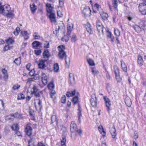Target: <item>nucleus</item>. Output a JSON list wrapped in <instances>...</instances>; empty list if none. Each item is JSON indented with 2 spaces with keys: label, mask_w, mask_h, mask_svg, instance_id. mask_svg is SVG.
I'll return each instance as SVG.
<instances>
[{
  "label": "nucleus",
  "mask_w": 146,
  "mask_h": 146,
  "mask_svg": "<svg viewBox=\"0 0 146 146\" xmlns=\"http://www.w3.org/2000/svg\"><path fill=\"white\" fill-rule=\"evenodd\" d=\"M139 11L143 15H146V4L144 3L139 4Z\"/></svg>",
  "instance_id": "nucleus-1"
},
{
  "label": "nucleus",
  "mask_w": 146,
  "mask_h": 146,
  "mask_svg": "<svg viewBox=\"0 0 146 146\" xmlns=\"http://www.w3.org/2000/svg\"><path fill=\"white\" fill-rule=\"evenodd\" d=\"M96 27L97 29L98 33H100V31L103 34H104L103 32V26L102 25V23L100 21L98 20L96 22Z\"/></svg>",
  "instance_id": "nucleus-2"
},
{
  "label": "nucleus",
  "mask_w": 146,
  "mask_h": 146,
  "mask_svg": "<svg viewBox=\"0 0 146 146\" xmlns=\"http://www.w3.org/2000/svg\"><path fill=\"white\" fill-rule=\"evenodd\" d=\"M103 99L105 102L106 106L107 108V110L108 112L110 110V107L111 105L110 99L107 96H104Z\"/></svg>",
  "instance_id": "nucleus-3"
},
{
  "label": "nucleus",
  "mask_w": 146,
  "mask_h": 146,
  "mask_svg": "<svg viewBox=\"0 0 146 146\" xmlns=\"http://www.w3.org/2000/svg\"><path fill=\"white\" fill-rule=\"evenodd\" d=\"M90 102L91 105L93 107H96L97 106L96 98L95 94H92L91 96Z\"/></svg>",
  "instance_id": "nucleus-4"
},
{
  "label": "nucleus",
  "mask_w": 146,
  "mask_h": 146,
  "mask_svg": "<svg viewBox=\"0 0 146 146\" xmlns=\"http://www.w3.org/2000/svg\"><path fill=\"white\" fill-rule=\"evenodd\" d=\"M68 81L69 84L72 85L75 84L74 76V74L70 73L69 74Z\"/></svg>",
  "instance_id": "nucleus-5"
},
{
  "label": "nucleus",
  "mask_w": 146,
  "mask_h": 146,
  "mask_svg": "<svg viewBox=\"0 0 146 146\" xmlns=\"http://www.w3.org/2000/svg\"><path fill=\"white\" fill-rule=\"evenodd\" d=\"M58 55L60 58L62 59H63L64 57H66L67 56L66 54V52H58ZM65 61L66 64H68L69 63L70 61L69 59H68V62L67 61L66 58H65Z\"/></svg>",
  "instance_id": "nucleus-6"
},
{
  "label": "nucleus",
  "mask_w": 146,
  "mask_h": 146,
  "mask_svg": "<svg viewBox=\"0 0 146 146\" xmlns=\"http://www.w3.org/2000/svg\"><path fill=\"white\" fill-rule=\"evenodd\" d=\"M32 128L30 126H27L26 127L25 131L26 135L30 137L32 134Z\"/></svg>",
  "instance_id": "nucleus-7"
},
{
  "label": "nucleus",
  "mask_w": 146,
  "mask_h": 146,
  "mask_svg": "<svg viewBox=\"0 0 146 146\" xmlns=\"http://www.w3.org/2000/svg\"><path fill=\"white\" fill-rule=\"evenodd\" d=\"M111 134L112 135V137L115 140H116V138L117 133H116V130L114 125H113V127L111 128L110 130Z\"/></svg>",
  "instance_id": "nucleus-8"
},
{
  "label": "nucleus",
  "mask_w": 146,
  "mask_h": 146,
  "mask_svg": "<svg viewBox=\"0 0 146 146\" xmlns=\"http://www.w3.org/2000/svg\"><path fill=\"white\" fill-rule=\"evenodd\" d=\"M47 61L46 60H40L39 63L38 64V67L39 68L43 69L46 67V65L44 63Z\"/></svg>",
  "instance_id": "nucleus-9"
},
{
  "label": "nucleus",
  "mask_w": 146,
  "mask_h": 146,
  "mask_svg": "<svg viewBox=\"0 0 146 146\" xmlns=\"http://www.w3.org/2000/svg\"><path fill=\"white\" fill-rule=\"evenodd\" d=\"M83 13L85 16L88 15V14H91V10L89 7H85L84 9Z\"/></svg>",
  "instance_id": "nucleus-10"
},
{
  "label": "nucleus",
  "mask_w": 146,
  "mask_h": 146,
  "mask_svg": "<svg viewBox=\"0 0 146 146\" xmlns=\"http://www.w3.org/2000/svg\"><path fill=\"white\" fill-rule=\"evenodd\" d=\"M78 121H79V123H80L81 121V119L80 117L82 116V110L81 108L80 107V105L78 104Z\"/></svg>",
  "instance_id": "nucleus-11"
},
{
  "label": "nucleus",
  "mask_w": 146,
  "mask_h": 146,
  "mask_svg": "<svg viewBox=\"0 0 146 146\" xmlns=\"http://www.w3.org/2000/svg\"><path fill=\"white\" fill-rule=\"evenodd\" d=\"M70 131L73 132L76 131V125L74 121L72 122L70 125Z\"/></svg>",
  "instance_id": "nucleus-12"
},
{
  "label": "nucleus",
  "mask_w": 146,
  "mask_h": 146,
  "mask_svg": "<svg viewBox=\"0 0 146 146\" xmlns=\"http://www.w3.org/2000/svg\"><path fill=\"white\" fill-rule=\"evenodd\" d=\"M139 25L142 28V29L146 30V21L143 20L139 23Z\"/></svg>",
  "instance_id": "nucleus-13"
},
{
  "label": "nucleus",
  "mask_w": 146,
  "mask_h": 146,
  "mask_svg": "<svg viewBox=\"0 0 146 146\" xmlns=\"http://www.w3.org/2000/svg\"><path fill=\"white\" fill-rule=\"evenodd\" d=\"M2 72L4 75L3 78L5 81H7L8 77V75L7 73V71L5 68L3 69L2 70Z\"/></svg>",
  "instance_id": "nucleus-14"
},
{
  "label": "nucleus",
  "mask_w": 146,
  "mask_h": 146,
  "mask_svg": "<svg viewBox=\"0 0 146 146\" xmlns=\"http://www.w3.org/2000/svg\"><path fill=\"white\" fill-rule=\"evenodd\" d=\"M50 15L48 17L51 20V22L52 23L56 22L55 15V13H50Z\"/></svg>",
  "instance_id": "nucleus-15"
},
{
  "label": "nucleus",
  "mask_w": 146,
  "mask_h": 146,
  "mask_svg": "<svg viewBox=\"0 0 146 146\" xmlns=\"http://www.w3.org/2000/svg\"><path fill=\"white\" fill-rule=\"evenodd\" d=\"M43 55L44 58H48L50 56L49 51L48 49L45 50L43 53Z\"/></svg>",
  "instance_id": "nucleus-16"
},
{
  "label": "nucleus",
  "mask_w": 146,
  "mask_h": 146,
  "mask_svg": "<svg viewBox=\"0 0 146 146\" xmlns=\"http://www.w3.org/2000/svg\"><path fill=\"white\" fill-rule=\"evenodd\" d=\"M32 45L33 48L35 49H36V47L39 46L40 45L42 44V43L39 41H35L32 43Z\"/></svg>",
  "instance_id": "nucleus-17"
},
{
  "label": "nucleus",
  "mask_w": 146,
  "mask_h": 146,
  "mask_svg": "<svg viewBox=\"0 0 146 146\" xmlns=\"http://www.w3.org/2000/svg\"><path fill=\"white\" fill-rule=\"evenodd\" d=\"M133 27L135 30V31L137 33H139L141 32L142 29V28L139 25V26L135 25L133 26Z\"/></svg>",
  "instance_id": "nucleus-18"
},
{
  "label": "nucleus",
  "mask_w": 146,
  "mask_h": 146,
  "mask_svg": "<svg viewBox=\"0 0 146 146\" xmlns=\"http://www.w3.org/2000/svg\"><path fill=\"white\" fill-rule=\"evenodd\" d=\"M137 63L140 66H141L143 64V62L142 57L139 55L138 56Z\"/></svg>",
  "instance_id": "nucleus-19"
},
{
  "label": "nucleus",
  "mask_w": 146,
  "mask_h": 146,
  "mask_svg": "<svg viewBox=\"0 0 146 146\" xmlns=\"http://www.w3.org/2000/svg\"><path fill=\"white\" fill-rule=\"evenodd\" d=\"M121 62L122 69L124 72H127V68L126 65L123 60H121Z\"/></svg>",
  "instance_id": "nucleus-20"
},
{
  "label": "nucleus",
  "mask_w": 146,
  "mask_h": 146,
  "mask_svg": "<svg viewBox=\"0 0 146 146\" xmlns=\"http://www.w3.org/2000/svg\"><path fill=\"white\" fill-rule=\"evenodd\" d=\"M42 82L44 84H46L47 83V77L44 73H42Z\"/></svg>",
  "instance_id": "nucleus-21"
},
{
  "label": "nucleus",
  "mask_w": 146,
  "mask_h": 146,
  "mask_svg": "<svg viewBox=\"0 0 146 146\" xmlns=\"http://www.w3.org/2000/svg\"><path fill=\"white\" fill-rule=\"evenodd\" d=\"M76 93L75 90L73 91L68 92L66 94V96L68 97L72 96L75 95Z\"/></svg>",
  "instance_id": "nucleus-22"
},
{
  "label": "nucleus",
  "mask_w": 146,
  "mask_h": 146,
  "mask_svg": "<svg viewBox=\"0 0 146 146\" xmlns=\"http://www.w3.org/2000/svg\"><path fill=\"white\" fill-rule=\"evenodd\" d=\"M12 130L14 131H17L19 130V128L17 124L14 123L11 127Z\"/></svg>",
  "instance_id": "nucleus-23"
},
{
  "label": "nucleus",
  "mask_w": 146,
  "mask_h": 146,
  "mask_svg": "<svg viewBox=\"0 0 146 146\" xmlns=\"http://www.w3.org/2000/svg\"><path fill=\"white\" fill-rule=\"evenodd\" d=\"M114 72L115 75L119 74V69L118 67L116 65L113 66Z\"/></svg>",
  "instance_id": "nucleus-24"
},
{
  "label": "nucleus",
  "mask_w": 146,
  "mask_h": 146,
  "mask_svg": "<svg viewBox=\"0 0 146 146\" xmlns=\"http://www.w3.org/2000/svg\"><path fill=\"white\" fill-rule=\"evenodd\" d=\"M101 16L102 19L104 20L107 19L108 17V14L106 13H103L101 14Z\"/></svg>",
  "instance_id": "nucleus-25"
},
{
  "label": "nucleus",
  "mask_w": 146,
  "mask_h": 146,
  "mask_svg": "<svg viewBox=\"0 0 146 146\" xmlns=\"http://www.w3.org/2000/svg\"><path fill=\"white\" fill-rule=\"evenodd\" d=\"M125 102L126 106L128 107H129L131 105V101L130 99H126L125 100Z\"/></svg>",
  "instance_id": "nucleus-26"
},
{
  "label": "nucleus",
  "mask_w": 146,
  "mask_h": 146,
  "mask_svg": "<svg viewBox=\"0 0 146 146\" xmlns=\"http://www.w3.org/2000/svg\"><path fill=\"white\" fill-rule=\"evenodd\" d=\"M48 89L50 90H53L54 89V85L52 82L49 83L47 86Z\"/></svg>",
  "instance_id": "nucleus-27"
},
{
  "label": "nucleus",
  "mask_w": 146,
  "mask_h": 146,
  "mask_svg": "<svg viewBox=\"0 0 146 146\" xmlns=\"http://www.w3.org/2000/svg\"><path fill=\"white\" fill-rule=\"evenodd\" d=\"M54 70L55 72H58L59 70V66L58 64L56 63L54 64L53 66Z\"/></svg>",
  "instance_id": "nucleus-28"
},
{
  "label": "nucleus",
  "mask_w": 146,
  "mask_h": 146,
  "mask_svg": "<svg viewBox=\"0 0 146 146\" xmlns=\"http://www.w3.org/2000/svg\"><path fill=\"white\" fill-rule=\"evenodd\" d=\"M86 28L87 32L90 34H92V31L90 28V24L88 25L87 27H86Z\"/></svg>",
  "instance_id": "nucleus-29"
},
{
  "label": "nucleus",
  "mask_w": 146,
  "mask_h": 146,
  "mask_svg": "<svg viewBox=\"0 0 146 146\" xmlns=\"http://www.w3.org/2000/svg\"><path fill=\"white\" fill-rule=\"evenodd\" d=\"M6 42L8 44H11L14 42V40H13L11 38H9L5 40Z\"/></svg>",
  "instance_id": "nucleus-30"
},
{
  "label": "nucleus",
  "mask_w": 146,
  "mask_h": 146,
  "mask_svg": "<svg viewBox=\"0 0 146 146\" xmlns=\"http://www.w3.org/2000/svg\"><path fill=\"white\" fill-rule=\"evenodd\" d=\"M70 36H64V37H62L61 39L62 41H65L66 42H67L69 40V38Z\"/></svg>",
  "instance_id": "nucleus-31"
},
{
  "label": "nucleus",
  "mask_w": 146,
  "mask_h": 146,
  "mask_svg": "<svg viewBox=\"0 0 146 146\" xmlns=\"http://www.w3.org/2000/svg\"><path fill=\"white\" fill-rule=\"evenodd\" d=\"M25 98V96L23 94L20 93L18 95L17 99L18 100L23 99Z\"/></svg>",
  "instance_id": "nucleus-32"
},
{
  "label": "nucleus",
  "mask_w": 146,
  "mask_h": 146,
  "mask_svg": "<svg viewBox=\"0 0 146 146\" xmlns=\"http://www.w3.org/2000/svg\"><path fill=\"white\" fill-rule=\"evenodd\" d=\"M34 50V52L35 54L36 55H39L41 53V50L38 48H36Z\"/></svg>",
  "instance_id": "nucleus-33"
},
{
  "label": "nucleus",
  "mask_w": 146,
  "mask_h": 146,
  "mask_svg": "<svg viewBox=\"0 0 146 146\" xmlns=\"http://www.w3.org/2000/svg\"><path fill=\"white\" fill-rule=\"evenodd\" d=\"M87 61L90 66H94L95 65V63L94 61L90 58L87 60Z\"/></svg>",
  "instance_id": "nucleus-34"
},
{
  "label": "nucleus",
  "mask_w": 146,
  "mask_h": 146,
  "mask_svg": "<svg viewBox=\"0 0 146 146\" xmlns=\"http://www.w3.org/2000/svg\"><path fill=\"white\" fill-rule=\"evenodd\" d=\"M13 62L17 65H19L21 63V59L20 58H15Z\"/></svg>",
  "instance_id": "nucleus-35"
},
{
  "label": "nucleus",
  "mask_w": 146,
  "mask_h": 146,
  "mask_svg": "<svg viewBox=\"0 0 146 146\" xmlns=\"http://www.w3.org/2000/svg\"><path fill=\"white\" fill-rule=\"evenodd\" d=\"M78 101V98L77 96H75L72 99V101L74 103V104H76L77 102Z\"/></svg>",
  "instance_id": "nucleus-36"
},
{
  "label": "nucleus",
  "mask_w": 146,
  "mask_h": 146,
  "mask_svg": "<svg viewBox=\"0 0 146 146\" xmlns=\"http://www.w3.org/2000/svg\"><path fill=\"white\" fill-rule=\"evenodd\" d=\"M112 3L114 8H117V0H114V1H112Z\"/></svg>",
  "instance_id": "nucleus-37"
},
{
  "label": "nucleus",
  "mask_w": 146,
  "mask_h": 146,
  "mask_svg": "<svg viewBox=\"0 0 146 146\" xmlns=\"http://www.w3.org/2000/svg\"><path fill=\"white\" fill-rule=\"evenodd\" d=\"M71 39V41L73 42H75L76 41V36L75 34L72 35Z\"/></svg>",
  "instance_id": "nucleus-38"
},
{
  "label": "nucleus",
  "mask_w": 146,
  "mask_h": 146,
  "mask_svg": "<svg viewBox=\"0 0 146 146\" xmlns=\"http://www.w3.org/2000/svg\"><path fill=\"white\" fill-rule=\"evenodd\" d=\"M56 121V116L55 115H53L51 117V123H52L53 122Z\"/></svg>",
  "instance_id": "nucleus-39"
},
{
  "label": "nucleus",
  "mask_w": 146,
  "mask_h": 146,
  "mask_svg": "<svg viewBox=\"0 0 146 146\" xmlns=\"http://www.w3.org/2000/svg\"><path fill=\"white\" fill-rule=\"evenodd\" d=\"M6 16L8 17L13 18L14 17V15L11 13H8L6 15Z\"/></svg>",
  "instance_id": "nucleus-40"
},
{
  "label": "nucleus",
  "mask_w": 146,
  "mask_h": 146,
  "mask_svg": "<svg viewBox=\"0 0 146 146\" xmlns=\"http://www.w3.org/2000/svg\"><path fill=\"white\" fill-rule=\"evenodd\" d=\"M61 101L62 103L64 104L66 101V97L65 95L61 97Z\"/></svg>",
  "instance_id": "nucleus-41"
},
{
  "label": "nucleus",
  "mask_w": 146,
  "mask_h": 146,
  "mask_svg": "<svg viewBox=\"0 0 146 146\" xmlns=\"http://www.w3.org/2000/svg\"><path fill=\"white\" fill-rule=\"evenodd\" d=\"M35 73V70L34 69H33L29 72V74L31 76H34Z\"/></svg>",
  "instance_id": "nucleus-42"
},
{
  "label": "nucleus",
  "mask_w": 146,
  "mask_h": 146,
  "mask_svg": "<svg viewBox=\"0 0 146 146\" xmlns=\"http://www.w3.org/2000/svg\"><path fill=\"white\" fill-rule=\"evenodd\" d=\"M116 79L117 82H120L121 80V79L119 76V74L115 75Z\"/></svg>",
  "instance_id": "nucleus-43"
},
{
  "label": "nucleus",
  "mask_w": 146,
  "mask_h": 146,
  "mask_svg": "<svg viewBox=\"0 0 146 146\" xmlns=\"http://www.w3.org/2000/svg\"><path fill=\"white\" fill-rule=\"evenodd\" d=\"M21 34L24 36H26L28 34V32L27 31H22L21 32Z\"/></svg>",
  "instance_id": "nucleus-44"
},
{
  "label": "nucleus",
  "mask_w": 146,
  "mask_h": 146,
  "mask_svg": "<svg viewBox=\"0 0 146 146\" xmlns=\"http://www.w3.org/2000/svg\"><path fill=\"white\" fill-rule=\"evenodd\" d=\"M66 139L65 137H62V139L61 141V144H66Z\"/></svg>",
  "instance_id": "nucleus-45"
},
{
  "label": "nucleus",
  "mask_w": 146,
  "mask_h": 146,
  "mask_svg": "<svg viewBox=\"0 0 146 146\" xmlns=\"http://www.w3.org/2000/svg\"><path fill=\"white\" fill-rule=\"evenodd\" d=\"M52 7H48L46 8V10L47 13H53L52 12Z\"/></svg>",
  "instance_id": "nucleus-46"
},
{
  "label": "nucleus",
  "mask_w": 146,
  "mask_h": 146,
  "mask_svg": "<svg viewBox=\"0 0 146 146\" xmlns=\"http://www.w3.org/2000/svg\"><path fill=\"white\" fill-rule=\"evenodd\" d=\"M33 91L32 92V93L34 94L35 93L38 92V90L36 87L34 86L33 88Z\"/></svg>",
  "instance_id": "nucleus-47"
},
{
  "label": "nucleus",
  "mask_w": 146,
  "mask_h": 146,
  "mask_svg": "<svg viewBox=\"0 0 146 146\" xmlns=\"http://www.w3.org/2000/svg\"><path fill=\"white\" fill-rule=\"evenodd\" d=\"M59 4L60 7H62L63 6L64 3V0H59Z\"/></svg>",
  "instance_id": "nucleus-48"
},
{
  "label": "nucleus",
  "mask_w": 146,
  "mask_h": 146,
  "mask_svg": "<svg viewBox=\"0 0 146 146\" xmlns=\"http://www.w3.org/2000/svg\"><path fill=\"white\" fill-rule=\"evenodd\" d=\"M34 79L35 80H38L39 79L40 77L38 74H36L34 75Z\"/></svg>",
  "instance_id": "nucleus-49"
},
{
  "label": "nucleus",
  "mask_w": 146,
  "mask_h": 146,
  "mask_svg": "<svg viewBox=\"0 0 146 146\" xmlns=\"http://www.w3.org/2000/svg\"><path fill=\"white\" fill-rule=\"evenodd\" d=\"M10 47L9 46H5L4 47V49H3V50L4 51H7L8 50H10Z\"/></svg>",
  "instance_id": "nucleus-50"
},
{
  "label": "nucleus",
  "mask_w": 146,
  "mask_h": 146,
  "mask_svg": "<svg viewBox=\"0 0 146 146\" xmlns=\"http://www.w3.org/2000/svg\"><path fill=\"white\" fill-rule=\"evenodd\" d=\"M114 34L116 36H118L120 35V32L118 30L117 31L115 30H114Z\"/></svg>",
  "instance_id": "nucleus-51"
},
{
  "label": "nucleus",
  "mask_w": 146,
  "mask_h": 146,
  "mask_svg": "<svg viewBox=\"0 0 146 146\" xmlns=\"http://www.w3.org/2000/svg\"><path fill=\"white\" fill-rule=\"evenodd\" d=\"M5 10L3 7L2 6H0V13H3L4 11H5Z\"/></svg>",
  "instance_id": "nucleus-52"
},
{
  "label": "nucleus",
  "mask_w": 146,
  "mask_h": 146,
  "mask_svg": "<svg viewBox=\"0 0 146 146\" xmlns=\"http://www.w3.org/2000/svg\"><path fill=\"white\" fill-rule=\"evenodd\" d=\"M92 72L94 74V76L96 75L97 74L99 73V72L98 71L94 70L93 69L92 70Z\"/></svg>",
  "instance_id": "nucleus-53"
},
{
  "label": "nucleus",
  "mask_w": 146,
  "mask_h": 146,
  "mask_svg": "<svg viewBox=\"0 0 146 146\" xmlns=\"http://www.w3.org/2000/svg\"><path fill=\"white\" fill-rule=\"evenodd\" d=\"M20 85H17V86L14 85L12 88L14 90H16L17 89H19L20 87Z\"/></svg>",
  "instance_id": "nucleus-54"
},
{
  "label": "nucleus",
  "mask_w": 146,
  "mask_h": 146,
  "mask_svg": "<svg viewBox=\"0 0 146 146\" xmlns=\"http://www.w3.org/2000/svg\"><path fill=\"white\" fill-rule=\"evenodd\" d=\"M112 35V34L111 32L109 31H107V37L109 38L111 37V36Z\"/></svg>",
  "instance_id": "nucleus-55"
},
{
  "label": "nucleus",
  "mask_w": 146,
  "mask_h": 146,
  "mask_svg": "<svg viewBox=\"0 0 146 146\" xmlns=\"http://www.w3.org/2000/svg\"><path fill=\"white\" fill-rule=\"evenodd\" d=\"M30 7L31 10L32 11V12L33 13L35 12L36 10V8H34V7H32L31 5H30Z\"/></svg>",
  "instance_id": "nucleus-56"
},
{
  "label": "nucleus",
  "mask_w": 146,
  "mask_h": 146,
  "mask_svg": "<svg viewBox=\"0 0 146 146\" xmlns=\"http://www.w3.org/2000/svg\"><path fill=\"white\" fill-rule=\"evenodd\" d=\"M37 146H45V145L43 143L42 141L38 142Z\"/></svg>",
  "instance_id": "nucleus-57"
},
{
  "label": "nucleus",
  "mask_w": 146,
  "mask_h": 146,
  "mask_svg": "<svg viewBox=\"0 0 146 146\" xmlns=\"http://www.w3.org/2000/svg\"><path fill=\"white\" fill-rule=\"evenodd\" d=\"M5 9L6 10V11L9 12L11 10V8L10 7V6L9 5L6 6L5 7Z\"/></svg>",
  "instance_id": "nucleus-58"
},
{
  "label": "nucleus",
  "mask_w": 146,
  "mask_h": 146,
  "mask_svg": "<svg viewBox=\"0 0 146 146\" xmlns=\"http://www.w3.org/2000/svg\"><path fill=\"white\" fill-rule=\"evenodd\" d=\"M19 115V114L18 112H16L14 114H11V116L14 117H18V116Z\"/></svg>",
  "instance_id": "nucleus-59"
},
{
  "label": "nucleus",
  "mask_w": 146,
  "mask_h": 146,
  "mask_svg": "<svg viewBox=\"0 0 146 146\" xmlns=\"http://www.w3.org/2000/svg\"><path fill=\"white\" fill-rule=\"evenodd\" d=\"M43 69L45 70H47L48 71L51 72L52 70V69L50 67H48L46 66V67L44 68Z\"/></svg>",
  "instance_id": "nucleus-60"
},
{
  "label": "nucleus",
  "mask_w": 146,
  "mask_h": 146,
  "mask_svg": "<svg viewBox=\"0 0 146 146\" xmlns=\"http://www.w3.org/2000/svg\"><path fill=\"white\" fill-rule=\"evenodd\" d=\"M78 134L81 136L82 134V130L80 129H79L76 130Z\"/></svg>",
  "instance_id": "nucleus-61"
},
{
  "label": "nucleus",
  "mask_w": 146,
  "mask_h": 146,
  "mask_svg": "<svg viewBox=\"0 0 146 146\" xmlns=\"http://www.w3.org/2000/svg\"><path fill=\"white\" fill-rule=\"evenodd\" d=\"M38 103L39 105V108L40 109L42 108V106L41 105V102L39 99H38Z\"/></svg>",
  "instance_id": "nucleus-62"
},
{
  "label": "nucleus",
  "mask_w": 146,
  "mask_h": 146,
  "mask_svg": "<svg viewBox=\"0 0 146 146\" xmlns=\"http://www.w3.org/2000/svg\"><path fill=\"white\" fill-rule=\"evenodd\" d=\"M101 127L102 128V129H101V128L100 129L99 127H98L99 131L100 132L101 131H102V132L103 133H104L105 134H106V133L104 131V129L102 127Z\"/></svg>",
  "instance_id": "nucleus-63"
},
{
  "label": "nucleus",
  "mask_w": 146,
  "mask_h": 146,
  "mask_svg": "<svg viewBox=\"0 0 146 146\" xmlns=\"http://www.w3.org/2000/svg\"><path fill=\"white\" fill-rule=\"evenodd\" d=\"M67 30L69 31H72V28L70 24H68L67 25Z\"/></svg>",
  "instance_id": "nucleus-64"
}]
</instances>
